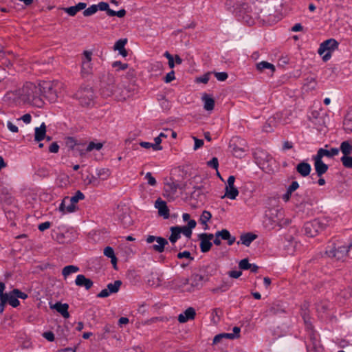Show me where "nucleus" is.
Returning a JSON list of instances; mask_svg holds the SVG:
<instances>
[{
    "mask_svg": "<svg viewBox=\"0 0 352 352\" xmlns=\"http://www.w3.org/2000/svg\"><path fill=\"white\" fill-rule=\"evenodd\" d=\"M82 106L88 107L94 100V94L91 87H82L75 94Z\"/></svg>",
    "mask_w": 352,
    "mask_h": 352,
    "instance_id": "obj_10",
    "label": "nucleus"
},
{
    "mask_svg": "<svg viewBox=\"0 0 352 352\" xmlns=\"http://www.w3.org/2000/svg\"><path fill=\"white\" fill-rule=\"evenodd\" d=\"M50 226H51V223L50 221H45L44 223H40L38 226V228L41 232H43L45 230L50 228Z\"/></svg>",
    "mask_w": 352,
    "mask_h": 352,
    "instance_id": "obj_59",
    "label": "nucleus"
},
{
    "mask_svg": "<svg viewBox=\"0 0 352 352\" xmlns=\"http://www.w3.org/2000/svg\"><path fill=\"white\" fill-rule=\"evenodd\" d=\"M111 175V171L109 168H102L96 170V177H98V180H106L109 178V177Z\"/></svg>",
    "mask_w": 352,
    "mask_h": 352,
    "instance_id": "obj_30",
    "label": "nucleus"
},
{
    "mask_svg": "<svg viewBox=\"0 0 352 352\" xmlns=\"http://www.w3.org/2000/svg\"><path fill=\"white\" fill-rule=\"evenodd\" d=\"M5 298L7 299V302L13 307H17L20 305L19 300L14 294H12V292L9 294H8Z\"/></svg>",
    "mask_w": 352,
    "mask_h": 352,
    "instance_id": "obj_34",
    "label": "nucleus"
},
{
    "mask_svg": "<svg viewBox=\"0 0 352 352\" xmlns=\"http://www.w3.org/2000/svg\"><path fill=\"white\" fill-rule=\"evenodd\" d=\"M179 231H180V234L182 233L187 238L190 239L192 235V230H190L187 226H176Z\"/></svg>",
    "mask_w": 352,
    "mask_h": 352,
    "instance_id": "obj_41",
    "label": "nucleus"
},
{
    "mask_svg": "<svg viewBox=\"0 0 352 352\" xmlns=\"http://www.w3.org/2000/svg\"><path fill=\"white\" fill-rule=\"evenodd\" d=\"M67 202H69V197H65L60 204L59 210L63 214L68 213L67 210V206H65L66 203Z\"/></svg>",
    "mask_w": 352,
    "mask_h": 352,
    "instance_id": "obj_49",
    "label": "nucleus"
},
{
    "mask_svg": "<svg viewBox=\"0 0 352 352\" xmlns=\"http://www.w3.org/2000/svg\"><path fill=\"white\" fill-rule=\"evenodd\" d=\"M283 311V309H280L278 305H272L268 309L269 314L273 315H276Z\"/></svg>",
    "mask_w": 352,
    "mask_h": 352,
    "instance_id": "obj_46",
    "label": "nucleus"
},
{
    "mask_svg": "<svg viewBox=\"0 0 352 352\" xmlns=\"http://www.w3.org/2000/svg\"><path fill=\"white\" fill-rule=\"evenodd\" d=\"M236 10L239 20H241L250 25L254 23L253 18L256 17V14L252 12L251 7L248 3L240 4L236 7Z\"/></svg>",
    "mask_w": 352,
    "mask_h": 352,
    "instance_id": "obj_7",
    "label": "nucleus"
},
{
    "mask_svg": "<svg viewBox=\"0 0 352 352\" xmlns=\"http://www.w3.org/2000/svg\"><path fill=\"white\" fill-rule=\"evenodd\" d=\"M120 89L119 86H117L115 84V79L113 76L109 75L107 76V81L102 82L101 94L105 98L116 95V97H120L124 99L130 96V94H129V91L128 89L126 90V92L124 93V91L120 92Z\"/></svg>",
    "mask_w": 352,
    "mask_h": 352,
    "instance_id": "obj_2",
    "label": "nucleus"
},
{
    "mask_svg": "<svg viewBox=\"0 0 352 352\" xmlns=\"http://www.w3.org/2000/svg\"><path fill=\"white\" fill-rule=\"evenodd\" d=\"M52 309H56L59 314H60L63 318H68L69 314L68 312L69 305L67 303H61L60 302H56L54 305L50 306Z\"/></svg>",
    "mask_w": 352,
    "mask_h": 352,
    "instance_id": "obj_21",
    "label": "nucleus"
},
{
    "mask_svg": "<svg viewBox=\"0 0 352 352\" xmlns=\"http://www.w3.org/2000/svg\"><path fill=\"white\" fill-rule=\"evenodd\" d=\"M155 207L158 209L160 216L163 217L165 219L169 217V209L166 205V202L158 198L155 203Z\"/></svg>",
    "mask_w": 352,
    "mask_h": 352,
    "instance_id": "obj_17",
    "label": "nucleus"
},
{
    "mask_svg": "<svg viewBox=\"0 0 352 352\" xmlns=\"http://www.w3.org/2000/svg\"><path fill=\"white\" fill-rule=\"evenodd\" d=\"M196 312L194 308L188 307L183 314H181L178 316V321L180 323H184L188 320H192L195 318Z\"/></svg>",
    "mask_w": 352,
    "mask_h": 352,
    "instance_id": "obj_20",
    "label": "nucleus"
},
{
    "mask_svg": "<svg viewBox=\"0 0 352 352\" xmlns=\"http://www.w3.org/2000/svg\"><path fill=\"white\" fill-rule=\"evenodd\" d=\"M201 271L204 273L203 274H194L191 276V287L199 289L203 286L204 281H208L209 280L208 276H212L215 269L211 265H206L202 267Z\"/></svg>",
    "mask_w": 352,
    "mask_h": 352,
    "instance_id": "obj_4",
    "label": "nucleus"
},
{
    "mask_svg": "<svg viewBox=\"0 0 352 352\" xmlns=\"http://www.w3.org/2000/svg\"><path fill=\"white\" fill-rule=\"evenodd\" d=\"M296 169L302 177H307L310 174L311 168L309 163L302 162L296 166Z\"/></svg>",
    "mask_w": 352,
    "mask_h": 352,
    "instance_id": "obj_22",
    "label": "nucleus"
},
{
    "mask_svg": "<svg viewBox=\"0 0 352 352\" xmlns=\"http://www.w3.org/2000/svg\"><path fill=\"white\" fill-rule=\"evenodd\" d=\"M91 61L82 60V72L83 73H89L91 69Z\"/></svg>",
    "mask_w": 352,
    "mask_h": 352,
    "instance_id": "obj_53",
    "label": "nucleus"
},
{
    "mask_svg": "<svg viewBox=\"0 0 352 352\" xmlns=\"http://www.w3.org/2000/svg\"><path fill=\"white\" fill-rule=\"evenodd\" d=\"M104 254L111 259L116 260V256L114 254V250L111 247L107 246L104 250Z\"/></svg>",
    "mask_w": 352,
    "mask_h": 352,
    "instance_id": "obj_45",
    "label": "nucleus"
},
{
    "mask_svg": "<svg viewBox=\"0 0 352 352\" xmlns=\"http://www.w3.org/2000/svg\"><path fill=\"white\" fill-rule=\"evenodd\" d=\"M146 241L147 243H152L154 241H156L157 243V244L153 245L151 247V249H152L153 251L158 252V253L163 252L165 250V249L167 251H169L170 252L177 251V249L175 247L166 248V245H167L168 244V242L165 238H163L162 236H153V235H148L146 239Z\"/></svg>",
    "mask_w": 352,
    "mask_h": 352,
    "instance_id": "obj_6",
    "label": "nucleus"
},
{
    "mask_svg": "<svg viewBox=\"0 0 352 352\" xmlns=\"http://www.w3.org/2000/svg\"><path fill=\"white\" fill-rule=\"evenodd\" d=\"M214 75L217 79L219 81H224L228 77V75L226 72H215Z\"/></svg>",
    "mask_w": 352,
    "mask_h": 352,
    "instance_id": "obj_55",
    "label": "nucleus"
},
{
    "mask_svg": "<svg viewBox=\"0 0 352 352\" xmlns=\"http://www.w3.org/2000/svg\"><path fill=\"white\" fill-rule=\"evenodd\" d=\"M340 151L344 154L343 156H349L351 153V144H349V141H344L341 143Z\"/></svg>",
    "mask_w": 352,
    "mask_h": 352,
    "instance_id": "obj_35",
    "label": "nucleus"
},
{
    "mask_svg": "<svg viewBox=\"0 0 352 352\" xmlns=\"http://www.w3.org/2000/svg\"><path fill=\"white\" fill-rule=\"evenodd\" d=\"M85 183L87 185H92L94 186H98L100 184L99 181L98 180V177H96L95 175H87L85 179Z\"/></svg>",
    "mask_w": 352,
    "mask_h": 352,
    "instance_id": "obj_37",
    "label": "nucleus"
},
{
    "mask_svg": "<svg viewBox=\"0 0 352 352\" xmlns=\"http://www.w3.org/2000/svg\"><path fill=\"white\" fill-rule=\"evenodd\" d=\"M239 267L242 270H248L251 267V263H249L248 258H243L239 262Z\"/></svg>",
    "mask_w": 352,
    "mask_h": 352,
    "instance_id": "obj_44",
    "label": "nucleus"
},
{
    "mask_svg": "<svg viewBox=\"0 0 352 352\" xmlns=\"http://www.w3.org/2000/svg\"><path fill=\"white\" fill-rule=\"evenodd\" d=\"M198 239L200 240L201 252L203 253L209 252L212 246V243L210 240L214 239V234L210 233H201L198 235Z\"/></svg>",
    "mask_w": 352,
    "mask_h": 352,
    "instance_id": "obj_12",
    "label": "nucleus"
},
{
    "mask_svg": "<svg viewBox=\"0 0 352 352\" xmlns=\"http://www.w3.org/2000/svg\"><path fill=\"white\" fill-rule=\"evenodd\" d=\"M126 10L124 9H121L119 11H114L112 10V11H109V16H118L119 18H122L126 15Z\"/></svg>",
    "mask_w": 352,
    "mask_h": 352,
    "instance_id": "obj_47",
    "label": "nucleus"
},
{
    "mask_svg": "<svg viewBox=\"0 0 352 352\" xmlns=\"http://www.w3.org/2000/svg\"><path fill=\"white\" fill-rule=\"evenodd\" d=\"M195 141L194 150H197L201 148L204 145V140L201 139H198L196 137H192Z\"/></svg>",
    "mask_w": 352,
    "mask_h": 352,
    "instance_id": "obj_58",
    "label": "nucleus"
},
{
    "mask_svg": "<svg viewBox=\"0 0 352 352\" xmlns=\"http://www.w3.org/2000/svg\"><path fill=\"white\" fill-rule=\"evenodd\" d=\"M352 248V243L348 245H342L338 247H328L325 254L330 258H335L337 261H344L348 256L349 250Z\"/></svg>",
    "mask_w": 352,
    "mask_h": 352,
    "instance_id": "obj_5",
    "label": "nucleus"
},
{
    "mask_svg": "<svg viewBox=\"0 0 352 352\" xmlns=\"http://www.w3.org/2000/svg\"><path fill=\"white\" fill-rule=\"evenodd\" d=\"M177 182L170 178L169 181L165 183V191L170 195H174L177 190Z\"/></svg>",
    "mask_w": 352,
    "mask_h": 352,
    "instance_id": "obj_26",
    "label": "nucleus"
},
{
    "mask_svg": "<svg viewBox=\"0 0 352 352\" xmlns=\"http://www.w3.org/2000/svg\"><path fill=\"white\" fill-rule=\"evenodd\" d=\"M84 199L85 195L80 190L76 191L74 196L69 197V204L67 206V212H74L76 209L75 204L78 203L79 200H82Z\"/></svg>",
    "mask_w": 352,
    "mask_h": 352,
    "instance_id": "obj_15",
    "label": "nucleus"
},
{
    "mask_svg": "<svg viewBox=\"0 0 352 352\" xmlns=\"http://www.w3.org/2000/svg\"><path fill=\"white\" fill-rule=\"evenodd\" d=\"M175 78V72L171 70L169 73H168L166 76L164 78V80L166 83H169L173 81Z\"/></svg>",
    "mask_w": 352,
    "mask_h": 352,
    "instance_id": "obj_54",
    "label": "nucleus"
},
{
    "mask_svg": "<svg viewBox=\"0 0 352 352\" xmlns=\"http://www.w3.org/2000/svg\"><path fill=\"white\" fill-rule=\"evenodd\" d=\"M155 143H154V151H160L162 149V147L160 146V144L162 142V139L157 136L154 139Z\"/></svg>",
    "mask_w": 352,
    "mask_h": 352,
    "instance_id": "obj_57",
    "label": "nucleus"
},
{
    "mask_svg": "<svg viewBox=\"0 0 352 352\" xmlns=\"http://www.w3.org/2000/svg\"><path fill=\"white\" fill-rule=\"evenodd\" d=\"M113 67H119L120 70H125L128 68L129 65L126 63H122L121 61H115L112 63Z\"/></svg>",
    "mask_w": 352,
    "mask_h": 352,
    "instance_id": "obj_52",
    "label": "nucleus"
},
{
    "mask_svg": "<svg viewBox=\"0 0 352 352\" xmlns=\"http://www.w3.org/2000/svg\"><path fill=\"white\" fill-rule=\"evenodd\" d=\"M98 11V8L96 5H92L88 8L85 9L83 12V14L85 16H89L94 14H95Z\"/></svg>",
    "mask_w": 352,
    "mask_h": 352,
    "instance_id": "obj_43",
    "label": "nucleus"
},
{
    "mask_svg": "<svg viewBox=\"0 0 352 352\" xmlns=\"http://www.w3.org/2000/svg\"><path fill=\"white\" fill-rule=\"evenodd\" d=\"M314 168L318 177H321L328 170V166L322 162V160L315 155L313 157Z\"/></svg>",
    "mask_w": 352,
    "mask_h": 352,
    "instance_id": "obj_14",
    "label": "nucleus"
},
{
    "mask_svg": "<svg viewBox=\"0 0 352 352\" xmlns=\"http://www.w3.org/2000/svg\"><path fill=\"white\" fill-rule=\"evenodd\" d=\"M210 73H207V74H204V76L197 78V82L206 84L208 82V80H210Z\"/></svg>",
    "mask_w": 352,
    "mask_h": 352,
    "instance_id": "obj_64",
    "label": "nucleus"
},
{
    "mask_svg": "<svg viewBox=\"0 0 352 352\" xmlns=\"http://www.w3.org/2000/svg\"><path fill=\"white\" fill-rule=\"evenodd\" d=\"M340 149L338 148H332L330 150H327L323 148H320L318 150L317 155L320 158L322 159L323 157H327L329 158L333 157L336 155L339 154Z\"/></svg>",
    "mask_w": 352,
    "mask_h": 352,
    "instance_id": "obj_19",
    "label": "nucleus"
},
{
    "mask_svg": "<svg viewBox=\"0 0 352 352\" xmlns=\"http://www.w3.org/2000/svg\"><path fill=\"white\" fill-rule=\"evenodd\" d=\"M177 257L179 259L183 258H186L190 259V261H193L194 258L191 256V254L189 251H184L183 252H179L177 255Z\"/></svg>",
    "mask_w": 352,
    "mask_h": 352,
    "instance_id": "obj_50",
    "label": "nucleus"
},
{
    "mask_svg": "<svg viewBox=\"0 0 352 352\" xmlns=\"http://www.w3.org/2000/svg\"><path fill=\"white\" fill-rule=\"evenodd\" d=\"M12 294H14L17 298L26 299L28 298V295L25 293L22 292L18 289H14L12 291Z\"/></svg>",
    "mask_w": 352,
    "mask_h": 352,
    "instance_id": "obj_48",
    "label": "nucleus"
},
{
    "mask_svg": "<svg viewBox=\"0 0 352 352\" xmlns=\"http://www.w3.org/2000/svg\"><path fill=\"white\" fill-rule=\"evenodd\" d=\"M23 100L31 103L32 105L41 107L44 104L42 98V88L40 85L36 86L34 84L29 83L23 88Z\"/></svg>",
    "mask_w": 352,
    "mask_h": 352,
    "instance_id": "obj_1",
    "label": "nucleus"
},
{
    "mask_svg": "<svg viewBox=\"0 0 352 352\" xmlns=\"http://www.w3.org/2000/svg\"><path fill=\"white\" fill-rule=\"evenodd\" d=\"M344 128L346 131L352 132V113L346 116L344 120Z\"/></svg>",
    "mask_w": 352,
    "mask_h": 352,
    "instance_id": "obj_36",
    "label": "nucleus"
},
{
    "mask_svg": "<svg viewBox=\"0 0 352 352\" xmlns=\"http://www.w3.org/2000/svg\"><path fill=\"white\" fill-rule=\"evenodd\" d=\"M202 100L204 102V109L207 111H211L214 107V100L207 94L202 96Z\"/></svg>",
    "mask_w": 352,
    "mask_h": 352,
    "instance_id": "obj_29",
    "label": "nucleus"
},
{
    "mask_svg": "<svg viewBox=\"0 0 352 352\" xmlns=\"http://www.w3.org/2000/svg\"><path fill=\"white\" fill-rule=\"evenodd\" d=\"M103 146V144L100 142L98 143H94V142H91L87 145L85 151L86 152H90L93 151L94 149H96L97 151L100 150Z\"/></svg>",
    "mask_w": 352,
    "mask_h": 352,
    "instance_id": "obj_39",
    "label": "nucleus"
},
{
    "mask_svg": "<svg viewBox=\"0 0 352 352\" xmlns=\"http://www.w3.org/2000/svg\"><path fill=\"white\" fill-rule=\"evenodd\" d=\"M59 150V146L56 142H53L50 144L49 147V151L50 153H56L58 152Z\"/></svg>",
    "mask_w": 352,
    "mask_h": 352,
    "instance_id": "obj_61",
    "label": "nucleus"
},
{
    "mask_svg": "<svg viewBox=\"0 0 352 352\" xmlns=\"http://www.w3.org/2000/svg\"><path fill=\"white\" fill-rule=\"evenodd\" d=\"M341 162L344 167L348 168H352V157L350 156H342Z\"/></svg>",
    "mask_w": 352,
    "mask_h": 352,
    "instance_id": "obj_42",
    "label": "nucleus"
},
{
    "mask_svg": "<svg viewBox=\"0 0 352 352\" xmlns=\"http://www.w3.org/2000/svg\"><path fill=\"white\" fill-rule=\"evenodd\" d=\"M122 283L120 280H115L113 283H109L107 288L102 289L99 294H97L98 298H107L111 294L117 293Z\"/></svg>",
    "mask_w": 352,
    "mask_h": 352,
    "instance_id": "obj_13",
    "label": "nucleus"
},
{
    "mask_svg": "<svg viewBox=\"0 0 352 352\" xmlns=\"http://www.w3.org/2000/svg\"><path fill=\"white\" fill-rule=\"evenodd\" d=\"M170 232L171 234L168 239L171 243L175 244L176 241L181 237L180 231L178 230L176 226H173L170 228Z\"/></svg>",
    "mask_w": 352,
    "mask_h": 352,
    "instance_id": "obj_32",
    "label": "nucleus"
},
{
    "mask_svg": "<svg viewBox=\"0 0 352 352\" xmlns=\"http://www.w3.org/2000/svg\"><path fill=\"white\" fill-rule=\"evenodd\" d=\"M299 187V184L296 181H294L292 182V184L288 186L287 188V190H289V192H293L296 190H297Z\"/></svg>",
    "mask_w": 352,
    "mask_h": 352,
    "instance_id": "obj_60",
    "label": "nucleus"
},
{
    "mask_svg": "<svg viewBox=\"0 0 352 352\" xmlns=\"http://www.w3.org/2000/svg\"><path fill=\"white\" fill-rule=\"evenodd\" d=\"M127 38H121L117 41L113 46V50L115 51L120 52V50H123L125 46V45L127 43Z\"/></svg>",
    "mask_w": 352,
    "mask_h": 352,
    "instance_id": "obj_38",
    "label": "nucleus"
},
{
    "mask_svg": "<svg viewBox=\"0 0 352 352\" xmlns=\"http://www.w3.org/2000/svg\"><path fill=\"white\" fill-rule=\"evenodd\" d=\"M96 6L98 8V10H100L101 11H106L108 16H109V11H112V10L109 8V4L104 1L100 2L96 5Z\"/></svg>",
    "mask_w": 352,
    "mask_h": 352,
    "instance_id": "obj_40",
    "label": "nucleus"
},
{
    "mask_svg": "<svg viewBox=\"0 0 352 352\" xmlns=\"http://www.w3.org/2000/svg\"><path fill=\"white\" fill-rule=\"evenodd\" d=\"M79 271V267L75 265H67L62 270V274L65 278L69 275L73 273H76Z\"/></svg>",
    "mask_w": 352,
    "mask_h": 352,
    "instance_id": "obj_33",
    "label": "nucleus"
},
{
    "mask_svg": "<svg viewBox=\"0 0 352 352\" xmlns=\"http://www.w3.org/2000/svg\"><path fill=\"white\" fill-rule=\"evenodd\" d=\"M194 190L190 194V198L196 200L197 201L204 203L206 200V193L207 191L203 186H194Z\"/></svg>",
    "mask_w": 352,
    "mask_h": 352,
    "instance_id": "obj_16",
    "label": "nucleus"
},
{
    "mask_svg": "<svg viewBox=\"0 0 352 352\" xmlns=\"http://www.w3.org/2000/svg\"><path fill=\"white\" fill-rule=\"evenodd\" d=\"M256 68L260 72H262L265 69H270L272 73H274L276 70L275 66L273 64L270 63L267 61H261L260 63H256Z\"/></svg>",
    "mask_w": 352,
    "mask_h": 352,
    "instance_id": "obj_28",
    "label": "nucleus"
},
{
    "mask_svg": "<svg viewBox=\"0 0 352 352\" xmlns=\"http://www.w3.org/2000/svg\"><path fill=\"white\" fill-rule=\"evenodd\" d=\"M43 336L48 341L52 342L54 340V334L52 331L44 332Z\"/></svg>",
    "mask_w": 352,
    "mask_h": 352,
    "instance_id": "obj_62",
    "label": "nucleus"
},
{
    "mask_svg": "<svg viewBox=\"0 0 352 352\" xmlns=\"http://www.w3.org/2000/svg\"><path fill=\"white\" fill-rule=\"evenodd\" d=\"M75 283L77 286L85 287L87 290L91 289L94 285V282L83 274H78L76 276Z\"/></svg>",
    "mask_w": 352,
    "mask_h": 352,
    "instance_id": "obj_18",
    "label": "nucleus"
},
{
    "mask_svg": "<svg viewBox=\"0 0 352 352\" xmlns=\"http://www.w3.org/2000/svg\"><path fill=\"white\" fill-rule=\"evenodd\" d=\"M225 190V195L222 196V198L227 197L230 199H235L239 195V190L234 185L232 186V187L226 186Z\"/></svg>",
    "mask_w": 352,
    "mask_h": 352,
    "instance_id": "obj_27",
    "label": "nucleus"
},
{
    "mask_svg": "<svg viewBox=\"0 0 352 352\" xmlns=\"http://www.w3.org/2000/svg\"><path fill=\"white\" fill-rule=\"evenodd\" d=\"M306 329L308 333V337L310 341V343L307 345V349L309 352H322V349L321 347L320 340H319V334H318L313 329V326L311 322H308L305 318H304Z\"/></svg>",
    "mask_w": 352,
    "mask_h": 352,
    "instance_id": "obj_3",
    "label": "nucleus"
},
{
    "mask_svg": "<svg viewBox=\"0 0 352 352\" xmlns=\"http://www.w3.org/2000/svg\"><path fill=\"white\" fill-rule=\"evenodd\" d=\"M241 274H242L241 271L232 270V271L228 272L229 276L231 278H238L239 277H240L241 276Z\"/></svg>",
    "mask_w": 352,
    "mask_h": 352,
    "instance_id": "obj_63",
    "label": "nucleus"
},
{
    "mask_svg": "<svg viewBox=\"0 0 352 352\" xmlns=\"http://www.w3.org/2000/svg\"><path fill=\"white\" fill-rule=\"evenodd\" d=\"M256 237H257V235H256L253 233H251V232H248V233L243 234L241 235L240 241L242 244L248 247L251 244V243L254 239H256Z\"/></svg>",
    "mask_w": 352,
    "mask_h": 352,
    "instance_id": "obj_25",
    "label": "nucleus"
},
{
    "mask_svg": "<svg viewBox=\"0 0 352 352\" xmlns=\"http://www.w3.org/2000/svg\"><path fill=\"white\" fill-rule=\"evenodd\" d=\"M40 87L42 88V97H45L51 102L56 101L58 95L52 82H43L40 84Z\"/></svg>",
    "mask_w": 352,
    "mask_h": 352,
    "instance_id": "obj_11",
    "label": "nucleus"
},
{
    "mask_svg": "<svg viewBox=\"0 0 352 352\" xmlns=\"http://www.w3.org/2000/svg\"><path fill=\"white\" fill-rule=\"evenodd\" d=\"M339 43L333 39L329 38L322 42L318 50V53L320 55H322L325 52L327 53L322 56V60L326 62L329 60L331 56V52L335 50L338 49Z\"/></svg>",
    "mask_w": 352,
    "mask_h": 352,
    "instance_id": "obj_8",
    "label": "nucleus"
},
{
    "mask_svg": "<svg viewBox=\"0 0 352 352\" xmlns=\"http://www.w3.org/2000/svg\"><path fill=\"white\" fill-rule=\"evenodd\" d=\"M326 227V224L323 220L316 219L311 221L305 223L304 230L307 236L314 237L317 234L323 230Z\"/></svg>",
    "mask_w": 352,
    "mask_h": 352,
    "instance_id": "obj_9",
    "label": "nucleus"
},
{
    "mask_svg": "<svg viewBox=\"0 0 352 352\" xmlns=\"http://www.w3.org/2000/svg\"><path fill=\"white\" fill-rule=\"evenodd\" d=\"M87 4L85 3L80 2L74 6L66 8L64 10L69 16H74L78 12L84 10Z\"/></svg>",
    "mask_w": 352,
    "mask_h": 352,
    "instance_id": "obj_24",
    "label": "nucleus"
},
{
    "mask_svg": "<svg viewBox=\"0 0 352 352\" xmlns=\"http://www.w3.org/2000/svg\"><path fill=\"white\" fill-rule=\"evenodd\" d=\"M211 217H212V214L208 210H204L202 214H201L200 218H199V222L201 224L205 226L204 228V230L208 229V226L207 224V222L211 219Z\"/></svg>",
    "mask_w": 352,
    "mask_h": 352,
    "instance_id": "obj_31",
    "label": "nucleus"
},
{
    "mask_svg": "<svg viewBox=\"0 0 352 352\" xmlns=\"http://www.w3.org/2000/svg\"><path fill=\"white\" fill-rule=\"evenodd\" d=\"M145 178L147 179L148 184L151 186H155L156 185V180L152 176V174L151 173H147L145 175Z\"/></svg>",
    "mask_w": 352,
    "mask_h": 352,
    "instance_id": "obj_56",
    "label": "nucleus"
},
{
    "mask_svg": "<svg viewBox=\"0 0 352 352\" xmlns=\"http://www.w3.org/2000/svg\"><path fill=\"white\" fill-rule=\"evenodd\" d=\"M207 164L208 166L217 170L219 167V161L217 157H212L211 160L208 161L207 162Z\"/></svg>",
    "mask_w": 352,
    "mask_h": 352,
    "instance_id": "obj_51",
    "label": "nucleus"
},
{
    "mask_svg": "<svg viewBox=\"0 0 352 352\" xmlns=\"http://www.w3.org/2000/svg\"><path fill=\"white\" fill-rule=\"evenodd\" d=\"M46 135V125L43 122L39 127L35 129L34 140L41 142L45 139Z\"/></svg>",
    "mask_w": 352,
    "mask_h": 352,
    "instance_id": "obj_23",
    "label": "nucleus"
}]
</instances>
